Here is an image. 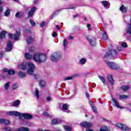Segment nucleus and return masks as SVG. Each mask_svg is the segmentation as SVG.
Returning a JSON list of instances; mask_svg holds the SVG:
<instances>
[{
  "mask_svg": "<svg viewBox=\"0 0 131 131\" xmlns=\"http://www.w3.org/2000/svg\"><path fill=\"white\" fill-rule=\"evenodd\" d=\"M22 16H23V14L20 12L17 13L15 14V17H16L17 18H21Z\"/></svg>",
  "mask_w": 131,
  "mask_h": 131,
  "instance_id": "58836bf2",
  "label": "nucleus"
},
{
  "mask_svg": "<svg viewBox=\"0 0 131 131\" xmlns=\"http://www.w3.org/2000/svg\"><path fill=\"white\" fill-rule=\"evenodd\" d=\"M27 67H28L27 66V62H26L25 64L23 63L18 65V68L21 70H26V69H27Z\"/></svg>",
  "mask_w": 131,
  "mask_h": 131,
  "instance_id": "2eb2a0df",
  "label": "nucleus"
},
{
  "mask_svg": "<svg viewBox=\"0 0 131 131\" xmlns=\"http://www.w3.org/2000/svg\"><path fill=\"white\" fill-rule=\"evenodd\" d=\"M87 39H88V40L89 41L90 45H92V47H95V46H96V39H95V38H94L90 35H88Z\"/></svg>",
  "mask_w": 131,
  "mask_h": 131,
  "instance_id": "423d86ee",
  "label": "nucleus"
},
{
  "mask_svg": "<svg viewBox=\"0 0 131 131\" xmlns=\"http://www.w3.org/2000/svg\"><path fill=\"white\" fill-rule=\"evenodd\" d=\"M29 51L31 53H32V52H34V47H31V48L29 49Z\"/></svg>",
  "mask_w": 131,
  "mask_h": 131,
  "instance_id": "3c124183",
  "label": "nucleus"
},
{
  "mask_svg": "<svg viewBox=\"0 0 131 131\" xmlns=\"http://www.w3.org/2000/svg\"><path fill=\"white\" fill-rule=\"evenodd\" d=\"M13 115L14 116H19V117H21V113L19 112L13 111Z\"/></svg>",
  "mask_w": 131,
  "mask_h": 131,
  "instance_id": "cd10ccee",
  "label": "nucleus"
},
{
  "mask_svg": "<svg viewBox=\"0 0 131 131\" xmlns=\"http://www.w3.org/2000/svg\"><path fill=\"white\" fill-rule=\"evenodd\" d=\"M126 32L128 34H131V24H129L127 29L126 30Z\"/></svg>",
  "mask_w": 131,
  "mask_h": 131,
  "instance_id": "bb28decb",
  "label": "nucleus"
},
{
  "mask_svg": "<svg viewBox=\"0 0 131 131\" xmlns=\"http://www.w3.org/2000/svg\"><path fill=\"white\" fill-rule=\"evenodd\" d=\"M15 131H29V128L27 127H21L16 129Z\"/></svg>",
  "mask_w": 131,
  "mask_h": 131,
  "instance_id": "4be33fe9",
  "label": "nucleus"
},
{
  "mask_svg": "<svg viewBox=\"0 0 131 131\" xmlns=\"http://www.w3.org/2000/svg\"><path fill=\"white\" fill-rule=\"evenodd\" d=\"M4 130H6V131H11V128H9V127H4Z\"/></svg>",
  "mask_w": 131,
  "mask_h": 131,
  "instance_id": "5fc2aeb1",
  "label": "nucleus"
},
{
  "mask_svg": "<svg viewBox=\"0 0 131 131\" xmlns=\"http://www.w3.org/2000/svg\"><path fill=\"white\" fill-rule=\"evenodd\" d=\"M21 116L25 118V119H31L32 115L30 114L21 113Z\"/></svg>",
  "mask_w": 131,
  "mask_h": 131,
  "instance_id": "4468645a",
  "label": "nucleus"
},
{
  "mask_svg": "<svg viewBox=\"0 0 131 131\" xmlns=\"http://www.w3.org/2000/svg\"><path fill=\"white\" fill-rule=\"evenodd\" d=\"M68 42L67 41V39H64L63 40V46L64 47V48H66L67 46H68Z\"/></svg>",
  "mask_w": 131,
  "mask_h": 131,
  "instance_id": "e433bc0d",
  "label": "nucleus"
},
{
  "mask_svg": "<svg viewBox=\"0 0 131 131\" xmlns=\"http://www.w3.org/2000/svg\"><path fill=\"white\" fill-rule=\"evenodd\" d=\"M67 108H68V106H67V104H64L63 105H62V109L63 110H67Z\"/></svg>",
  "mask_w": 131,
  "mask_h": 131,
  "instance_id": "a18cd8bd",
  "label": "nucleus"
},
{
  "mask_svg": "<svg viewBox=\"0 0 131 131\" xmlns=\"http://www.w3.org/2000/svg\"><path fill=\"white\" fill-rule=\"evenodd\" d=\"M122 47L123 48H127V44L126 43V42H123L122 43Z\"/></svg>",
  "mask_w": 131,
  "mask_h": 131,
  "instance_id": "49530a36",
  "label": "nucleus"
},
{
  "mask_svg": "<svg viewBox=\"0 0 131 131\" xmlns=\"http://www.w3.org/2000/svg\"><path fill=\"white\" fill-rule=\"evenodd\" d=\"M92 110L93 111V112H94L95 113H97V108H96V107L93 105H92Z\"/></svg>",
  "mask_w": 131,
  "mask_h": 131,
  "instance_id": "c03bdc74",
  "label": "nucleus"
},
{
  "mask_svg": "<svg viewBox=\"0 0 131 131\" xmlns=\"http://www.w3.org/2000/svg\"><path fill=\"white\" fill-rule=\"evenodd\" d=\"M7 115L12 116L13 115V111H9L6 113Z\"/></svg>",
  "mask_w": 131,
  "mask_h": 131,
  "instance_id": "37998d69",
  "label": "nucleus"
},
{
  "mask_svg": "<svg viewBox=\"0 0 131 131\" xmlns=\"http://www.w3.org/2000/svg\"><path fill=\"white\" fill-rule=\"evenodd\" d=\"M86 131H94V130H92L91 129H86Z\"/></svg>",
  "mask_w": 131,
  "mask_h": 131,
  "instance_id": "69168bd1",
  "label": "nucleus"
},
{
  "mask_svg": "<svg viewBox=\"0 0 131 131\" xmlns=\"http://www.w3.org/2000/svg\"><path fill=\"white\" fill-rule=\"evenodd\" d=\"M61 58L62 54L59 52H55L50 56L51 60L52 62H58Z\"/></svg>",
  "mask_w": 131,
  "mask_h": 131,
  "instance_id": "7ed1b4c3",
  "label": "nucleus"
},
{
  "mask_svg": "<svg viewBox=\"0 0 131 131\" xmlns=\"http://www.w3.org/2000/svg\"><path fill=\"white\" fill-rule=\"evenodd\" d=\"M100 131H106L105 129H101Z\"/></svg>",
  "mask_w": 131,
  "mask_h": 131,
  "instance_id": "774afa93",
  "label": "nucleus"
},
{
  "mask_svg": "<svg viewBox=\"0 0 131 131\" xmlns=\"http://www.w3.org/2000/svg\"><path fill=\"white\" fill-rule=\"evenodd\" d=\"M119 10L122 13H127V7H126L124 5H121Z\"/></svg>",
  "mask_w": 131,
  "mask_h": 131,
  "instance_id": "6ab92c4d",
  "label": "nucleus"
},
{
  "mask_svg": "<svg viewBox=\"0 0 131 131\" xmlns=\"http://www.w3.org/2000/svg\"><path fill=\"white\" fill-rule=\"evenodd\" d=\"M79 61H80V63L81 64H82L83 65L85 64V62H86V59L85 58H81Z\"/></svg>",
  "mask_w": 131,
  "mask_h": 131,
  "instance_id": "2f4dec72",
  "label": "nucleus"
},
{
  "mask_svg": "<svg viewBox=\"0 0 131 131\" xmlns=\"http://www.w3.org/2000/svg\"><path fill=\"white\" fill-rule=\"evenodd\" d=\"M42 116H48V117H50L51 116L50 115V114H49V113H47V112H44L42 113Z\"/></svg>",
  "mask_w": 131,
  "mask_h": 131,
  "instance_id": "de8ad7c7",
  "label": "nucleus"
},
{
  "mask_svg": "<svg viewBox=\"0 0 131 131\" xmlns=\"http://www.w3.org/2000/svg\"><path fill=\"white\" fill-rule=\"evenodd\" d=\"M27 65L28 68H29L27 70V73L29 74V75H32L35 70V65L30 61L27 62Z\"/></svg>",
  "mask_w": 131,
  "mask_h": 131,
  "instance_id": "f03ea898",
  "label": "nucleus"
},
{
  "mask_svg": "<svg viewBox=\"0 0 131 131\" xmlns=\"http://www.w3.org/2000/svg\"><path fill=\"white\" fill-rule=\"evenodd\" d=\"M33 60L36 63H45L47 61V54L42 53H36L33 55Z\"/></svg>",
  "mask_w": 131,
  "mask_h": 131,
  "instance_id": "f257e3e1",
  "label": "nucleus"
},
{
  "mask_svg": "<svg viewBox=\"0 0 131 131\" xmlns=\"http://www.w3.org/2000/svg\"><path fill=\"white\" fill-rule=\"evenodd\" d=\"M87 27L88 28V30H91V25L90 24H87Z\"/></svg>",
  "mask_w": 131,
  "mask_h": 131,
  "instance_id": "13d9d810",
  "label": "nucleus"
},
{
  "mask_svg": "<svg viewBox=\"0 0 131 131\" xmlns=\"http://www.w3.org/2000/svg\"><path fill=\"white\" fill-rule=\"evenodd\" d=\"M30 23L31 26L34 27L36 25L35 21L32 19L30 20Z\"/></svg>",
  "mask_w": 131,
  "mask_h": 131,
  "instance_id": "4c0bfd02",
  "label": "nucleus"
},
{
  "mask_svg": "<svg viewBox=\"0 0 131 131\" xmlns=\"http://www.w3.org/2000/svg\"><path fill=\"white\" fill-rule=\"evenodd\" d=\"M69 9H71L72 10H74L76 9L75 7H71Z\"/></svg>",
  "mask_w": 131,
  "mask_h": 131,
  "instance_id": "bf43d9fd",
  "label": "nucleus"
},
{
  "mask_svg": "<svg viewBox=\"0 0 131 131\" xmlns=\"http://www.w3.org/2000/svg\"><path fill=\"white\" fill-rule=\"evenodd\" d=\"M18 75V76L20 77V78H23L26 77V74H25V73H23L22 72H19Z\"/></svg>",
  "mask_w": 131,
  "mask_h": 131,
  "instance_id": "5701e85b",
  "label": "nucleus"
},
{
  "mask_svg": "<svg viewBox=\"0 0 131 131\" xmlns=\"http://www.w3.org/2000/svg\"><path fill=\"white\" fill-rule=\"evenodd\" d=\"M118 50L119 51H121V50H122V48H121V47H118Z\"/></svg>",
  "mask_w": 131,
  "mask_h": 131,
  "instance_id": "e2e57ef3",
  "label": "nucleus"
},
{
  "mask_svg": "<svg viewBox=\"0 0 131 131\" xmlns=\"http://www.w3.org/2000/svg\"><path fill=\"white\" fill-rule=\"evenodd\" d=\"M16 33L18 36L17 35L9 34H8L9 37H11V38H13V39H14V40H18V39L19 38V36H20V32H16Z\"/></svg>",
  "mask_w": 131,
  "mask_h": 131,
  "instance_id": "6e6552de",
  "label": "nucleus"
},
{
  "mask_svg": "<svg viewBox=\"0 0 131 131\" xmlns=\"http://www.w3.org/2000/svg\"><path fill=\"white\" fill-rule=\"evenodd\" d=\"M45 25H46V22H45V21H42L40 24V26L41 28H42V27H43V26H45Z\"/></svg>",
  "mask_w": 131,
  "mask_h": 131,
  "instance_id": "8fccbe9b",
  "label": "nucleus"
},
{
  "mask_svg": "<svg viewBox=\"0 0 131 131\" xmlns=\"http://www.w3.org/2000/svg\"><path fill=\"white\" fill-rule=\"evenodd\" d=\"M33 41V38H32V37L31 36H28L27 38V42L28 43H31Z\"/></svg>",
  "mask_w": 131,
  "mask_h": 131,
  "instance_id": "393cba45",
  "label": "nucleus"
},
{
  "mask_svg": "<svg viewBox=\"0 0 131 131\" xmlns=\"http://www.w3.org/2000/svg\"><path fill=\"white\" fill-rule=\"evenodd\" d=\"M46 100L47 101H51L52 100V98H51V97H47L46 98Z\"/></svg>",
  "mask_w": 131,
  "mask_h": 131,
  "instance_id": "6e6d98bb",
  "label": "nucleus"
},
{
  "mask_svg": "<svg viewBox=\"0 0 131 131\" xmlns=\"http://www.w3.org/2000/svg\"><path fill=\"white\" fill-rule=\"evenodd\" d=\"M78 16V14H76L75 15L73 16V18H77Z\"/></svg>",
  "mask_w": 131,
  "mask_h": 131,
  "instance_id": "052dcab7",
  "label": "nucleus"
},
{
  "mask_svg": "<svg viewBox=\"0 0 131 131\" xmlns=\"http://www.w3.org/2000/svg\"><path fill=\"white\" fill-rule=\"evenodd\" d=\"M103 39H107L108 38V36L107 35V33H106V32H103Z\"/></svg>",
  "mask_w": 131,
  "mask_h": 131,
  "instance_id": "a19ab883",
  "label": "nucleus"
},
{
  "mask_svg": "<svg viewBox=\"0 0 131 131\" xmlns=\"http://www.w3.org/2000/svg\"><path fill=\"white\" fill-rule=\"evenodd\" d=\"M25 57L27 60H31V59H33V56H32V55L30 54V53L28 52H26L25 54Z\"/></svg>",
  "mask_w": 131,
  "mask_h": 131,
  "instance_id": "f3484780",
  "label": "nucleus"
},
{
  "mask_svg": "<svg viewBox=\"0 0 131 131\" xmlns=\"http://www.w3.org/2000/svg\"><path fill=\"white\" fill-rule=\"evenodd\" d=\"M52 36L53 37H56V36H57V34H56V32H54L53 34H52Z\"/></svg>",
  "mask_w": 131,
  "mask_h": 131,
  "instance_id": "4d7b16f0",
  "label": "nucleus"
},
{
  "mask_svg": "<svg viewBox=\"0 0 131 131\" xmlns=\"http://www.w3.org/2000/svg\"><path fill=\"white\" fill-rule=\"evenodd\" d=\"M19 104H20V100H17L13 102L12 106H13V107H16V106H19Z\"/></svg>",
  "mask_w": 131,
  "mask_h": 131,
  "instance_id": "a878e982",
  "label": "nucleus"
},
{
  "mask_svg": "<svg viewBox=\"0 0 131 131\" xmlns=\"http://www.w3.org/2000/svg\"><path fill=\"white\" fill-rule=\"evenodd\" d=\"M46 82L45 80L41 79L39 81V85L40 88H45L46 86Z\"/></svg>",
  "mask_w": 131,
  "mask_h": 131,
  "instance_id": "a211bd4d",
  "label": "nucleus"
},
{
  "mask_svg": "<svg viewBox=\"0 0 131 131\" xmlns=\"http://www.w3.org/2000/svg\"><path fill=\"white\" fill-rule=\"evenodd\" d=\"M10 84H11V82H8L4 85L5 90H9L10 88Z\"/></svg>",
  "mask_w": 131,
  "mask_h": 131,
  "instance_id": "7c9ffc66",
  "label": "nucleus"
},
{
  "mask_svg": "<svg viewBox=\"0 0 131 131\" xmlns=\"http://www.w3.org/2000/svg\"><path fill=\"white\" fill-rule=\"evenodd\" d=\"M107 79L109 82H110L111 84H114V80L113 79V78L111 75H107Z\"/></svg>",
  "mask_w": 131,
  "mask_h": 131,
  "instance_id": "412c9836",
  "label": "nucleus"
},
{
  "mask_svg": "<svg viewBox=\"0 0 131 131\" xmlns=\"http://www.w3.org/2000/svg\"><path fill=\"white\" fill-rule=\"evenodd\" d=\"M11 13V10L7 9L5 13V17H9L10 16V13Z\"/></svg>",
  "mask_w": 131,
  "mask_h": 131,
  "instance_id": "c756f323",
  "label": "nucleus"
},
{
  "mask_svg": "<svg viewBox=\"0 0 131 131\" xmlns=\"http://www.w3.org/2000/svg\"><path fill=\"white\" fill-rule=\"evenodd\" d=\"M56 28L58 29V30H60V27H59V25L56 26Z\"/></svg>",
  "mask_w": 131,
  "mask_h": 131,
  "instance_id": "680f3d73",
  "label": "nucleus"
},
{
  "mask_svg": "<svg viewBox=\"0 0 131 131\" xmlns=\"http://www.w3.org/2000/svg\"><path fill=\"white\" fill-rule=\"evenodd\" d=\"M105 63L106 64V65H107V66L110 67L111 69L117 70L120 69V67H119V66H118V64H117L114 62L105 61Z\"/></svg>",
  "mask_w": 131,
  "mask_h": 131,
  "instance_id": "20e7f679",
  "label": "nucleus"
},
{
  "mask_svg": "<svg viewBox=\"0 0 131 131\" xmlns=\"http://www.w3.org/2000/svg\"><path fill=\"white\" fill-rule=\"evenodd\" d=\"M117 55V52H116V51L115 50H111L108 52H107L105 55H104V59H106V58H108V57H110V56H112L113 57H114V56H116Z\"/></svg>",
  "mask_w": 131,
  "mask_h": 131,
  "instance_id": "39448f33",
  "label": "nucleus"
},
{
  "mask_svg": "<svg viewBox=\"0 0 131 131\" xmlns=\"http://www.w3.org/2000/svg\"><path fill=\"white\" fill-rule=\"evenodd\" d=\"M112 101H114V106H116V107H117V108H119V109H124V108L120 106L119 105V103L118 102V100H117L116 99L114 98H112Z\"/></svg>",
  "mask_w": 131,
  "mask_h": 131,
  "instance_id": "ddd939ff",
  "label": "nucleus"
},
{
  "mask_svg": "<svg viewBox=\"0 0 131 131\" xmlns=\"http://www.w3.org/2000/svg\"><path fill=\"white\" fill-rule=\"evenodd\" d=\"M78 76H79V74H74L72 76V77L73 79V78H75V77H78Z\"/></svg>",
  "mask_w": 131,
  "mask_h": 131,
  "instance_id": "09e8293b",
  "label": "nucleus"
},
{
  "mask_svg": "<svg viewBox=\"0 0 131 131\" xmlns=\"http://www.w3.org/2000/svg\"><path fill=\"white\" fill-rule=\"evenodd\" d=\"M3 70L4 72H7L9 75H14L15 74V71L14 70H8L7 69L4 68Z\"/></svg>",
  "mask_w": 131,
  "mask_h": 131,
  "instance_id": "f8f14e48",
  "label": "nucleus"
},
{
  "mask_svg": "<svg viewBox=\"0 0 131 131\" xmlns=\"http://www.w3.org/2000/svg\"><path fill=\"white\" fill-rule=\"evenodd\" d=\"M62 122V120L60 119H53L52 120V124H59V123H61Z\"/></svg>",
  "mask_w": 131,
  "mask_h": 131,
  "instance_id": "dca6fc26",
  "label": "nucleus"
},
{
  "mask_svg": "<svg viewBox=\"0 0 131 131\" xmlns=\"http://www.w3.org/2000/svg\"><path fill=\"white\" fill-rule=\"evenodd\" d=\"M129 89V86L123 85L121 86V90L123 92H126Z\"/></svg>",
  "mask_w": 131,
  "mask_h": 131,
  "instance_id": "b1692460",
  "label": "nucleus"
},
{
  "mask_svg": "<svg viewBox=\"0 0 131 131\" xmlns=\"http://www.w3.org/2000/svg\"><path fill=\"white\" fill-rule=\"evenodd\" d=\"M35 95L36 97H37V99H39V92L38 91V90L37 89H36Z\"/></svg>",
  "mask_w": 131,
  "mask_h": 131,
  "instance_id": "72a5a7b5",
  "label": "nucleus"
},
{
  "mask_svg": "<svg viewBox=\"0 0 131 131\" xmlns=\"http://www.w3.org/2000/svg\"><path fill=\"white\" fill-rule=\"evenodd\" d=\"M127 95H120L119 96V99H120V100H122V99H127Z\"/></svg>",
  "mask_w": 131,
  "mask_h": 131,
  "instance_id": "473e14b6",
  "label": "nucleus"
},
{
  "mask_svg": "<svg viewBox=\"0 0 131 131\" xmlns=\"http://www.w3.org/2000/svg\"><path fill=\"white\" fill-rule=\"evenodd\" d=\"M5 37H6V32L3 31L0 33V39H2V38H5Z\"/></svg>",
  "mask_w": 131,
  "mask_h": 131,
  "instance_id": "c85d7f7f",
  "label": "nucleus"
},
{
  "mask_svg": "<svg viewBox=\"0 0 131 131\" xmlns=\"http://www.w3.org/2000/svg\"><path fill=\"white\" fill-rule=\"evenodd\" d=\"M100 79L102 81L103 83H105V79H104V77L102 76H99V77Z\"/></svg>",
  "mask_w": 131,
  "mask_h": 131,
  "instance_id": "603ef678",
  "label": "nucleus"
},
{
  "mask_svg": "<svg viewBox=\"0 0 131 131\" xmlns=\"http://www.w3.org/2000/svg\"><path fill=\"white\" fill-rule=\"evenodd\" d=\"M86 96L87 98H89L90 97L89 93H86Z\"/></svg>",
  "mask_w": 131,
  "mask_h": 131,
  "instance_id": "0e129e2a",
  "label": "nucleus"
},
{
  "mask_svg": "<svg viewBox=\"0 0 131 131\" xmlns=\"http://www.w3.org/2000/svg\"><path fill=\"white\" fill-rule=\"evenodd\" d=\"M101 3L102 4H103L104 7H108V2L102 1Z\"/></svg>",
  "mask_w": 131,
  "mask_h": 131,
  "instance_id": "79ce46f5",
  "label": "nucleus"
},
{
  "mask_svg": "<svg viewBox=\"0 0 131 131\" xmlns=\"http://www.w3.org/2000/svg\"><path fill=\"white\" fill-rule=\"evenodd\" d=\"M35 11H36V8L35 7H32L31 8L30 11L28 13V17H32L35 12Z\"/></svg>",
  "mask_w": 131,
  "mask_h": 131,
  "instance_id": "9b49d317",
  "label": "nucleus"
},
{
  "mask_svg": "<svg viewBox=\"0 0 131 131\" xmlns=\"http://www.w3.org/2000/svg\"><path fill=\"white\" fill-rule=\"evenodd\" d=\"M13 49V45H12V41H8L7 43V47L5 49L6 52H11Z\"/></svg>",
  "mask_w": 131,
  "mask_h": 131,
  "instance_id": "0eeeda50",
  "label": "nucleus"
},
{
  "mask_svg": "<svg viewBox=\"0 0 131 131\" xmlns=\"http://www.w3.org/2000/svg\"><path fill=\"white\" fill-rule=\"evenodd\" d=\"M33 76H34V78H35V79H37L39 78V75H38L35 74V75H34Z\"/></svg>",
  "mask_w": 131,
  "mask_h": 131,
  "instance_id": "864d4df0",
  "label": "nucleus"
},
{
  "mask_svg": "<svg viewBox=\"0 0 131 131\" xmlns=\"http://www.w3.org/2000/svg\"><path fill=\"white\" fill-rule=\"evenodd\" d=\"M70 39H73V37L72 36H70Z\"/></svg>",
  "mask_w": 131,
  "mask_h": 131,
  "instance_id": "338daca9",
  "label": "nucleus"
},
{
  "mask_svg": "<svg viewBox=\"0 0 131 131\" xmlns=\"http://www.w3.org/2000/svg\"><path fill=\"white\" fill-rule=\"evenodd\" d=\"M64 128L66 131H71L72 129V128L69 126H64Z\"/></svg>",
  "mask_w": 131,
  "mask_h": 131,
  "instance_id": "f704fd0d",
  "label": "nucleus"
},
{
  "mask_svg": "<svg viewBox=\"0 0 131 131\" xmlns=\"http://www.w3.org/2000/svg\"><path fill=\"white\" fill-rule=\"evenodd\" d=\"M18 88V84L15 83L12 86V90H17Z\"/></svg>",
  "mask_w": 131,
  "mask_h": 131,
  "instance_id": "ea45409f",
  "label": "nucleus"
},
{
  "mask_svg": "<svg viewBox=\"0 0 131 131\" xmlns=\"http://www.w3.org/2000/svg\"><path fill=\"white\" fill-rule=\"evenodd\" d=\"M72 79H73V78H72V76H71V77H64L63 78V80H72Z\"/></svg>",
  "mask_w": 131,
  "mask_h": 131,
  "instance_id": "c9c22d12",
  "label": "nucleus"
},
{
  "mask_svg": "<svg viewBox=\"0 0 131 131\" xmlns=\"http://www.w3.org/2000/svg\"><path fill=\"white\" fill-rule=\"evenodd\" d=\"M117 126L119 127V128H121V129H123V130H129V128L127 127V126L121 123L117 124Z\"/></svg>",
  "mask_w": 131,
  "mask_h": 131,
  "instance_id": "9d476101",
  "label": "nucleus"
},
{
  "mask_svg": "<svg viewBox=\"0 0 131 131\" xmlns=\"http://www.w3.org/2000/svg\"><path fill=\"white\" fill-rule=\"evenodd\" d=\"M80 125L84 127H92L93 124L89 122H82L80 123Z\"/></svg>",
  "mask_w": 131,
  "mask_h": 131,
  "instance_id": "1a4fd4ad",
  "label": "nucleus"
},
{
  "mask_svg": "<svg viewBox=\"0 0 131 131\" xmlns=\"http://www.w3.org/2000/svg\"><path fill=\"white\" fill-rule=\"evenodd\" d=\"M0 123H3L4 124H10L11 122H10V121L8 120L0 119Z\"/></svg>",
  "mask_w": 131,
  "mask_h": 131,
  "instance_id": "aec40b11",
  "label": "nucleus"
}]
</instances>
